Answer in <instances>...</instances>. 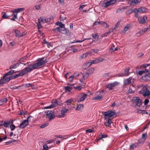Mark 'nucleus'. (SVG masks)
<instances>
[{"label": "nucleus", "instance_id": "f257e3e1", "mask_svg": "<svg viewBox=\"0 0 150 150\" xmlns=\"http://www.w3.org/2000/svg\"><path fill=\"white\" fill-rule=\"evenodd\" d=\"M44 57H42L38 58L37 59L38 62L35 64H31L29 65L27 67L25 68L21 71L24 75L25 74L30 72L33 70L38 69L39 67L41 66L47 62V60L45 59L44 60Z\"/></svg>", "mask_w": 150, "mask_h": 150}, {"label": "nucleus", "instance_id": "f03ea898", "mask_svg": "<svg viewBox=\"0 0 150 150\" xmlns=\"http://www.w3.org/2000/svg\"><path fill=\"white\" fill-rule=\"evenodd\" d=\"M132 101L135 104V107H137V106L140 107L142 103V100L140 99L139 97H133Z\"/></svg>", "mask_w": 150, "mask_h": 150}, {"label": "nucleus", "instance_id": "7ed1b4c3", "mask_svg": "<svg viewBox=\"0 0 150 150\" xmlns=\"http://www.w3.org/2000/svg\"><path fill=\"white\" fill-rule=\"evenodd\" d=\"M139 93L142 94L144 97L148 96L150 95V91L146 86L143 87L139 91Z\"/></svg>", "mask_w": 150, "mask_h": 150}, {"label": "nucleus", "instance_id": "20e7f679", "mask_svg": "<svg viewBox=\"0 0 150 150\" xmlns=\"http://www.w3.org/2000/svg\"><path fill=\"white\" fill-rule=\"evenodd\" d=\"M103 115L104 116L105 120H107L108 118H111L115 114V112L112 111H108L106 112H103Z\"/></svg>", "mask_w": 150, "mask_h": 150}, {"label": "nucleus", "instance_id": "39448f33", "mask_svg": "<svg viewBox=\"0 0 150 150\" xmlns=\"http://www.w3.org/2000/svg\"><path fill=\"white\" fill-rule=\"evenodd\" d=\"M32 117V116H30L27 117V119L23 120L20 124L19 127L21 129L25 128L28 124V121L30 120V119Z\"/></svg>", "mask_w": 150, "mask_h": 150}, {"label": "nucleus", "instance_id": "423d86ee", "mask_svg": "<svg viewBox=\"0 0 150 150\" xmlns=\"http://www.w3.org/2000/svg\"><path fill=\"white\" fill-rule=\"evenodd\" d=\"M45 112L46 113V118H48L49 121L51 120L54 118V114L52 111H46Z\"/></svg>", "mask_w": 150, "mask_h": 150}, {"label": "nucleus", "instance_id": "0eeeda50", "mask_svg": "<svg viewBox=\"0 0 150 150\" xmlns=\"http://www.w3.org/2000/svg\"><path fill=\"white\" fill-rule=\"evenodd\" d=\"M119 84V83L117 81H115L113 83H109L107 85V88L109 90H112L113 87L116 86Z\"/></svg>", "mask_w": 150, "mask_h": 150}, {"label": "nucleus", "instance_id": "6e6552de", "mask_svg": "<svg viewBox=\"0 0 150 150\" xmlns=\"http://www.w3.org/2000/svg\"><path fill=\"white\" fill-rule=\"evenodd\" d=\"M60 32L62 33L65 34L67 35H69L71 33V32L69 30L64 27L61 28Z\"/></svg>", "mask_w": 150, "mask_h": 150}, {"label": "nucleus", "instance_id": "1a4fd4ad", "mask_svg": "<svg viewBox=\"0 0 150 150\" xmlns=\"http://www.w3.org/2000/svg\"><path fill=\"white\" fill-rule=\"evenodd\" d=\"M147 20V17L146 16L143 17H139L138 18V20L139 23L141 24H144L146 23V21Z\"/></svg>", "mask_w": 150, "mask_h": 150}, {"label": "nucleus", "instance_id": "9d476101", "mask_svg": "<svg viewBox=\"0 0 150 150\" xmlns=\"http://www.w3.org/2000/svg\"><path fill=\"white\" fill-rule=\"evenodd\" d=\"M100 25H103V26L106 28L108 27V25L105 22L103 21L100 22L99 21H95L94 22V25L98 26Z\"/></svg>", "mask_w": 150, "mask_h": 150}, {"label": "nucleus", "instance_id": "9b49d317", "mask_svg": "<svg viewBox=\"0 0 150 150\" xmlns=\"http://www.w3.org/2000/svg\"><path fill=\"white\" fill-rule=\"evenodd\" d=\"M52 104L49 106H48L45 107V109L51 108H54L55 106H56L58 104L57 103V100L52 101Z\"/></svg>", "mask_w": 150, "mask_h": 150}, {"label": "nucleus", "instance_id": "f8f14e48", "mask_svg": "<svg viewBox=\"0 0 150 150\" xmlns=\"http://www.w3.org/2000/svg\"><path fill=\"white\" fill-rule=\"evenodd\" d=\"M130 69L129 67H127L125 69L124 71L125 74H119V76H127L129 75V71Z\"/></svg>", "mask_w": 150, "mask_h": 150}, {"label": "nucleus", "instance_id": "ddd939ff", "mask_svg": "<svg viewBox=\"0 0 150 150\" xmlns=\"http://www.w3.org/2000/svg\"><path fill=\"white\" fill-rule=\"evenodd\" d=\"M102 39V37L99 38L98 34L96 33L94 35V43H96V44L99 43Z\"/></svg>", "mask_w": 150, "mask_h": 150}, {"label": "nucleus", "instance_id": "4468645a", "mask_svg": "<svg viewBox=\"0 0 150 150\" xmlns=\"http://www.w3.org/2000/svg\"><path fill=\"white\" fill-rule=\"evenodd\" d=\"M87 95L86 94L84 93H82L80 94V98L78 100V102H80L84 100L87 97Z\"/></svg>", "mask_w": 150, "mask_h": 150}, {"label": "nucleus", "instance_id": "2eb2a0df", "mask_svg": "<svg viewBox=\"0 0 150 150\" xmlns=\"http://www.w3.org/2000/svg\"><path fill=\"white\" fill-rule=\"evenodd\" d=\"M148 11V9L144 7H141L137 10V11L140 13H145Z\"/></svg>", "mask_w": 150, "mask_h": 150}, {"label": "nucleus", "instance_id": "dca6fc26", "mask_svg": "<svg viewBox=\"0 0 150 150\" xmlns=\"http://www.w3.org/2000/svg\"><path fill=\"white\" fill-rule=\"evenodd\" d=\"M132 79V77H130L127 79H126L124 81V84L125 85H127L129 84L131 81V80Z\"/></svg>", "mask_w": 150, "mask_h": 150}, {"label": "nucleus", "instance_id": "f3484780", "mask_svg": "<svg viewBox=\"0 0 150 150\" xmlns=\"http://www.w3.org/2000/svg\"><path fill=\"white\" fill-rule=\"evenodd\" d=\"M21 63V62H16V63L13 64H12V65H11L9 68L10 69H16V68L18 67L20 64Z\"/></svg>", "mask_w": 150, "mask_h": 150}, {"label": "nucleus", "instance_id": "a211bd4d", "mask_svg": "<svg viewBox=\"0 0 150 150\" xmlns=\"http://www.w3.org/2000/svg\"><path fill=\"white\" fill-rule=\"evenodd\" d=\"M69 110L68 109L64 107L62 108L61 110V115L60 116V117H63L65 115V113H66L67 111Z\"/></svg>", "mask_w": 150, "mask_h": 150}, {"label": "nucleus", "instance_id": "6ab92c4d", "mask_svg": "<svg viewBox=\"0 0 150 150\" xmlns=\"http://www.w3.org/2000/svg\"><path fill=\"white\" fill-rule=\"evenodd\" d=\"M138 146L136 143L132 144L130 145L129 149L130 150H133L134 149Z\"/></svg>", "mask_w": 150, "mask_h": 150}, {"label": "nucleus", "instance_id": "aec40b11", "mask_svg": "<svg viewBox=\"0 0 150 150\" xmlns=\"http://www.w3.org/2000/svg\"><path fill=\"white\" fill-rule=\"evenodd\" d=\"M6 76L4 77V75L3 76V78L0 80V84L5 83L6 82H8L6 78Z\"/></svg>", "mask_w": 150, "mask_h": 150}, {"label": "nucleus", "instance_id": "412c9836", "mask_svg": "<svg viewBox=\"0 0 150 150\" xmlns=\"http://www.w3.org/2000/svg\"><path fill=\"white\" fill-rule=\"evenodd\" d=\"M19 71H17L14 72V70H11L10 71H8L7 73H6L4 75V76H8L9 75H11L12 74H13L14 73H16V72H18Z\"/></svg>", "mask_w": 150, "mask_h": 150}, {"label": "nucleus", "instance_id": "4be33fe9", "mask_svg": "<svg viewBox=\"0 0 150 150\" xmlns=\"http://www.w3.org/2000/svg\"><path fill=\"white\" fill-rule=\"evenodd\" d=\"M15 33L16 34V37H21L22 33L20 31L18 30H15Z\"/></svg>", "mask_w": 150, "mask_h": 150}, {"label": "nucleus", "instance_id": "5701e85b", "mask_svg": "<svg viewBox=\"0 0 150 150\" xmlns=\"http://www.w3.org/2000/svg\"><path fill=\"white\" fill-rule=\"evenodd\" d=\"M94 64V60L91 61V62H88L84 65V66L86 67V68L89 67L91 64Z\"/></svg>", "mask_w": 150, "mask_h": 150}, {"label": "nucleus", "instance_id": "b1692460", "mask_svg": "<svg viewBox=\"0 0 150 150\" xmlns=\"http://www.w3.org/2000/svg\"><path fill=\"white\" fill-rule=\"evenodd\" d=\"M4 126V127H8L9 126H10V124L8 121L6 122H4V123L1 125Z\"/></svg>", "mask_w": 150, "mask_h": 150}, {"label": "nucleus", "instance_id": "393cba45", "mask_svg": "<svg viewBox=\"0 0 150 150\" xmlns=\"http://www.w3.org/2000/svg\"><path fill=\"white\" fill-rule=\"evenodd\" d=\"M103 98L101 94H99L94 97V100H100Z\"/></svg>", "mask_w": 150, "mask_h": 150}, {"label": "nucleus", "instance_id": "a878e982", "mask_svg": "<svg viewBox=\"0 0 150 150\" xmlns=\"http://www.w3.org/2000/svg\"><path fill=\"white\" fill-rule=\"evenodd\" d=\"M24 8H19L14 9V11L15 13H18L20 12L23 11L24 10Z\"/></svg>", "mask_w": 150, "mask_h": 150}, {"label": "nucleus", "instance_id": "bb28decb", "mask_svg": "<svg viewBox=\"0 0 150 150\" xmlns=\"http://www.w3.org/2000/svg\"><path fill=\"white\" fill-rule=\"evenodd\" d=\"M23 75H24L21 71V72H20V73H19L18 74H16L15 75H13V78H14V79H16L19 76H23Z\"/></svg>", "mask_w": 150, "mask_h": 150}, {"label": "nucleus", "instance_id": "cd10ccee", "mask_svg": "<svg viewBox=\"0 0 150 150\" xmlns=\"http://www.w3.org/2000/svg\"><path fill=\"white\" fill-rule=\"evenodd\" d=\"M148 29V28H144L141 31L139 32H138L137 34V35H140L141 34H142L143 33H145V32Z\"/></svg>", "mask_w": 150, "mask_h": 150}, {"label": "nucleus", "instance_id": "c85d7f7f", "mask_svg": "<svg viewBox=\"0 0 150 150\" xmlns=\"http://www.w3.org/2000/svg\"><path fill=\"white\" fill-rule=\"evenodd\" d=\"M55 24L57 25H59V27H60L61 28L64 26V24L59 21H58V22L56 23Z\"/></svg>", "mask_w": 150, "mask_h": 150}, {"label": "nucleus", "instance_id": "c756f323", "mask_svg": "<svg viewBox=\"0 0 150 150\" xmlns=\"http://www.w3.org/2000/svg\"><path fill=\"white\" fill-rule=\"evenodd\" d=\"M61 28L58 27L57 28L53 29L52 30L54 32L57 33L59 32H60V31H61Z\"/></svg>", "mask_w": 150, "mask_h": 150}, {"label": "nucleus", "instance_id": "7c9ffc66", "mask_svg": "<svg viewBox=\"0 0 150 150\" xmlns=\"http://www.w3.org/2000/svg\"><path fill=\"white\" fill-rule=\"evenodd\" d=\"M7 101V100L6 98L0 100V106L2 105L4 103H6Z\"/></svg>", "mask_w": 150, "mask_h": 150}, {"label": "nucleus", "instance_id": "2f4dec72", "mask_svg": "<svg viewBox=\"0 0 150 150\" xmlns=\"http://www.w3.org/2000/svg\"><path fill=\"white\" fill-rule=\"evenodd\" d=\"M7 101V100L6 98L0 100V106L2 105L4 103H6Z\"/></svg>", "mask_w": 150, "mask_h": 150}, {"label": "nucleus", "instance_id": "473e14b6", "mask_svg": "<svg viewBox=\"0 0 150 150\" xmlns=\"http://www.w3.org/2000/svg\"><path fill=\"white\" fill-rule=\"evenodd\" d=\"M103 60L104 59H103L101 58H97L96 59L94 60V64L102 62Z\"/></svg>", "mask_w": 150, "mask_h": 150}, {"label": "nucleus", "instance_id": "72a5a7b5", "mask_svg": "<svg viewBox=\"0 0 150 150\" xmlns=\"http://www.w3.org/2000/svg\"><path fill=\"white\" fill-rule=\"evenodd\" d=\"M137 112L140 114H148V113L146 112V111L144 110H137Z\"/></svg>", "mask_w": 150, "mask_h": 150}, {"label": "nucleus", "instance_id": "f704fd0d", "mask_svg": "<svg viewBox=\"0 0 150 150\" xmlns=\"http://www.w3.org/2000/svg\"><path fill=\"white\" fill-rule=\"evenodd\" d=\"M83 105L82 104H79L78 105L76 109L78 110H80L81 109L83 108Z\"/></svg>", "mask_w": 150, "mask_h": 150}, {"label": "nucleus", "instance_id": "c9c22d12", "mask_svg": "<svg viewBox=\"0 0 150 150\" xmlns=\"http://www.w3.org/2000/svg\"><path fill=\"white\" fill-rule=\"evenodd\" d=\"M107 137V135L105 134H102L101 135L100 137L98 139H96V141L98 142L99 140L103 138H105Z\"/></svg>", "mask_w": 150, "mask_h": 150}, {"label": "nucleus", "instance_id": "e433bc0d", "mask_svg": "<svg viewBox=\"0 0 150 150\" xmlns=\"http://www.w3.org/2000/svg\"><path fill=\"white\" fill-rule=\"evenodd\" d=\"M33 85L31 83H25L23 85V86L25 88H28L30 87H32Z\"/></svg>", "mask_w": 150, "mask_h": 150}, {"label": "nucleus", "instance_id": "4c0bfd02", "mask_svg": "<svg viewBox=\"0 0 150 150\" xmlns=\"http://www.w3.org/2000/svg\"><path fill=\"white\" fill-rule=\"evenodd\" d=\"M73 99L71 98L65 101V103H67V105H69L71 104V103L73 101Z\"/></svg>", "mask_w": 150, "mask_h": 150}, {"label": "nucleus", "instance_id": "58836bf2", "mask_svg": "<svg viewBox=\"0 0 150 150\" xmlns=\"http://www.w3.org/2000/svg\"><path fill=\"white\" fill-rule=\"evenodd\" d=\"M88 54L87 53L83 54L79 57L80 59H82L83 58L86 57L88 55Z\"/></svg>", "mask_w": 150, "mask_h": 150}, {"label": "nucleus", "instance_id": "ea45409f", "mask_svg": "<svg viewBox=\"0 0 150 150\" xmlns=\"http://www.w3.org/2000/svg\"><path fill=\"white\" fill-rule=\"evenodd\" d=\"M2 13H3L2 16V18H8L9 17V16L7 15L4 12H2Z\"/></svg>", "mask_w": 150, "mask_h": 150}, {"label": "nucleus", "instance_id": "a19ab883", "mask_svg": "<svg viewBox=\"0 0 150 150\" xmlns=\"http://www.w3.org/2000/svg\"><path fill=\"white\" fill-rule=\"evenodd\" d=\"M148 70H145V71H139V75H142L143 73H146L148 72Z\"/></svg>", "mask_w": 150, "mask_h": 150}, {"label": "nucleus", "instance_id": "79ce46f5", "mask_svg": "<svg viewBox=\"0 0 150 150\" xmlns=\"http://www.w3.org/2000/svg\"><path fill=\"white\" fill-rule=\"evenodd\" d=\"M44 42V43L47 44V45L48 46H51L52 45L49 42L47 41L46 40H43Z\"/></svg>", "mask_w": 150, "mask_h": 150}, {"label": "nucleus", "instance_id": "37998d69", "mask_svg": "<svg viewBox=\"0 0 150 150\" xmlns=\"http://www.w3.org/2000/svg\"><path fill=\"white\" fill-rule=\"evenodd\" d=\"M6 78L8 82L9 81L11 80L14 79V78H13V75H11L8 77H7Z\"/></svg>", "mask_w": 150, "mask_h": 150}, {"label": "nucleus", "instance_id": "c03bdc74", "mask_svg": "<svg viewBox=\"0 0 150 150\" xmlns=\"http://www.w3.org/2000/svg\"><path fill=\"white\" fill-rule=\"evenodd\" d=\"M111 5L110 4V1H108L107 2L105 3V7H107Z\"/></svg>", "mask_w": 150, "mask_h": 150}, {"label": "nucleus", "instance_id": "a18cd8bd", "mask_svg": "<svg viewBox=\"0 0 150 150\" xmlns=\"http://www.w3.org/2000/svg\"><path fill=\"white\" fill-rule=\"evenodd\" d=\"M144 140H140L138 141V142L136 144L138 145V146H139L140 144H141L143 143L144 142Z\"/></svg>", "mask_w": 150, "mask_h": 150}, {"label": "nucleus", "instance_id": "49530a36", "mask_svg": "<svg viewBox=\"0 0 150 150\" xmlns=\"http://www.w3.org/2000/svg\"><path fill=\"white\" fill-rule=\"evenodd\" d=\"M10 128L11 130L13 131L15 129L16 126L12 124L10 126Z\"/></svg>", "mask_w": 150, "mask_h": 150}, {"label": "nucleus", "instance_id": "de8ad7c7", "mask_svg": "<svg viewBox=\"0 0 150 150\" xmlns=\"http://www.w3.org/2000/svg\"><path fill=\"white\" fill-rule=\"evenodd\" d=\"M65 89L68 91H70L71 90L72 88L69 86H66L65 87Z\"/></svg>", "mask_w": 150, "mask_h": 150}, {"label": "nucleus", "instance_id": "09e8293b", "mask_svg": "<svg viewBox=\"0 0 150 150\" xmlns=\"http://www.w3.org/2000/svg\"><path fill=\"white\" fill-rule=\"evenodd\" d=\"M141 0H134L132 1V2L135 4H138L141 2Z\"/></svg>", "mask_w": 150, "mask_h": 150}, {"label": "nucleus", "instance_id": "8fccbe9b", "mask_svg": "<svg viewBox=\"0 0 150 150\" xmlns=\"http://www.w3.org/2000/svg\"><path fill=\"white\" fill-rule=\"evenodd\" d=\"M129 26L128 25L125 26L123 30V32L125 33L126 31H127L129 29Z\"/></svg>", "mask_w": 150, "mask_h": 150}, {"label": "nucleus", "instance_id": "3c124183", "mask_svg": "<svg viewBox=\"0 0 150 150\" xmlns=\"http://www.w3.org/2000/svg\"><path fill=\"white\" fill-rule=\"evenodd\" d=\"M51 20V19L50 18H47L45 19V22L47 23H49L50 22Z\"/></svg>", "mask_w": 150, "mask_h": 150}, {"label": "nucleus", "instance_id": "603ef678", "mask_svg": "<svg viewBox=\"0 0 150 150\" xmlns=\"http://www.w3.org/2000/svg\"><path fill=\"white\" fill-rule=\"evenodd\" d=\"M27 58H26V57H25V56L21 58L20 60H19V61L20 62H23Z\"/></svg>", "mask_w": 150, "mask_h": 150}, {"label": "nucleus", "instance_id": "864d4df0", "mask_svg": "<svg viewBox=\"0 0 150 150\" xmlns=\"http://www.w3.org/2000/svg\"><path fill=\"white\" fill-rule=\"evenodd\" d=\"M128 92V93L129 94H131L132 93H133L134 91L133 90H132V89L130 88V87H129Z\"/></svg>", "mask_w": 150, "mask_h": 150}, {"label": "nucleus", "instance_id": "5fc2aeb1", "mask_svg": "<svg viewBox=\"0 0 150 150\" xmlns=\"http://www.w3.org/2000/svg\"><path fill=\"white\" fill-rule=\"evenodd\" d=\"M93 129H91L86 130V132L87 133H91L93 132Z\"/></svg>", "mask_w": 150, "mask_h": 150}, {"label": "nucleus", "instance_id": "6e6d98bb", "mask_svg": "<svg viewBox=\"0 0 150 150\" xmlns=\"http://www.w3.org/2000/svg\"><path fill=\"white\" fill-rule=\"evenodd\" d=\"M48 125V123H46L45 124H44V125H42L41 126H40V127L41 128H43L47 126Z\"/></svg>", "mask_w": 150, "mask_h": 150}, {"label": "nucleus", "instance_id": "4d7b16f0", "mask_svg": "<svg viewBox=\"0 0 150 150\" xmlns=\"http://www.w3.org/2000/svg\"><path fill=\"white\" fill-rule=\"evenodd\" d=\"M59 18L61 21H63L66 19V17L64 16H60Z\"/></svg>", "mask_w": 150, "mask_h": 150}, {"label": "nucleus", "instance_id": "13d9d810", "mask_svg": "<svg viewBox=\"0 0 150 150\" xmlns=\"http://www.w3.org/2000/svg\"><path fill=\"white\" fill-rule=\"evenodd\" d=\"M79 75V74H77V73L76 72H75L74 73V75H72L74 76V77H75L76 78L78 77Z\"/></svg>", "mask_w": 150, "mask_h": 150}, {"label": "nucleus", "instance_id": "bf43d9fd", "mask_svg": "<svg viewBox=\"0 0 150 150\" xmlns=\"http://www.w3.org/2000/svg\"><path fill=\"white\" fill-rule=\"evenodd\" d=\"M147 136L146 134L145 133H144L142 134V138L143 139H144V140H145L146 137Z\"/></svg>", "mask_w": 150, "mask_h": 150}, {"label": "nucleus", "instance_id": "052dcab7", "mask_svg": "<svg viewBox=\"0 0 150 150\" xmlns=\"http://www.w3.org/2000/svg\"><path fill=\"white\" fill-rule=\"evenodd\" d=\"M109 1L111 5L115 4L116 2L115 0H110Z\"/></svg>", "mask_w": 150, "mask_h": 150}, {"label": "nucleus", "instance_id": "680f3d73", "mask_svg": "<svg viewBox=\"0 0 150 150\" xmlns=\"http://www.w3.org/2000/svg\"><path fill=\"white\" fill-rule=\"evenodd\" d=\"M45 20L44 18L42 17H41L39 19V21L40 22H43L44 20Z\"/></svg>", "mask_w": 150, "mask_h": 150}, {"label": "nucleus", "instance_id": "e2e57ef3", "mask_svg": "<svg viewBox=\"0 0 150 150\" xmlns=\"http://www.w3.org/2000/svg\"><path fill=\"white\" fill-rule=\"evenodd\" d=\"M74 76L72 75L70 76L69 77V80L70 81H72L74 80Z\"/></svg>", "mask_w": 150, "mask_h": 150}, {"label": "nucleus", "instance_id": "0e129e2a", "mask_svg": "<svg viewBox=\"0 0 150 150\" xmlns=\"http://www.w3.org/2000/svg\"><path fill=\"white\" fill-rule=\"evenodd\" d=\"M108 120L107 122L109 124H111V123H112L111 119L110 118H108L107 119Z\"/></svg>", "mask_w": 150, "mask_h": 150}, {"label": "nucleus", "instance_id": "69168bd1", "mask_svg": "<svg viewBox=\"0 0 150 150\" xmlns=\"http://www.w3.org/2000/svg\"><path fill=\"white\" fill-rule=\"evenodd\" d=\"M10 44L12 46H13L16 44V43L14 41H12L10 42Z\"/></svg>", "mask_w": 150, "mask_h": 150}, {"label": "nucleus", "instance_id": "338daca9", "mask_svg": "<svg viewBox=\"0 0 150 150\" xmlns=\"http://www.w3.org/2000/svg\"><path fill=\"white\" fill-rule=\"evenodd\" d=\"M85 5H82L80 6V7L79 8V10H82L83 8L85 6Z\"/></svg>", "mask_w": 150, "mask_h": 150}, {"label": "nucleus", "instance_id": "774afa93", "mask_svg": "<svg viewBox=\"0 0 150 150\" xmlns=\"http://www.w3.org/2000/svg\"><path fill=\"white\" fill-rule=\"evenodd\" d=\"M149 102V100L148 99H146L144 101V103L145 105H146Z\"/></svg>", "mask_w": 150, "mask_h": 150}]
</instances>
